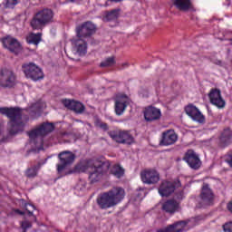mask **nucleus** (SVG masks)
Instances as JSON below:
<instances>
[{
  "label": "nucleus",
  "instance_id": "nucleus-46",
  "mask_svg": "<svg viewBox=\"0 0 232 232\" xmlns=\"http://www.w3.org/2000/svg\"><path fill=\"white\" fill-rule=\"evenodd\" d=\"M182 198V196L180 198Z\"/></svg>",
  "mask_w": 232,
  "mask_h": 232
},
{
  "label": "nucleus",
  "instance_id": "nucleus-33",
  "mask_svg": "<svg viewBox=\"0 0 232 232\" xmlns=\"http://www.w3.org/2000/svg\"><path fill=\"white\" fill-rule=\"evenodd\" d=\"M25 211H27L29 217H33L34 222L37 221V218L34 216V211H35V206L32 204H25Z\"/></svg>",
  "mask_w": 232,
  "mask_h": 232
},
{
  "label": "nucleus",
  "instance_id": "nucleus-7",
  "mask_svg": "<svg viewBox=\"0 0 232 232\" xmlns=\"http://www.w3.org/2000/svg\"><path fill=\"white\" fill-rule=\"evenodd\" d=\"M108 135L118 144H127L128 146L135 144V138L130 130H111Z\"/></svg>",
  "mask_w": 232,
  "mask_h": 232
},
{
  "label": "nucleus",
  "instance_id": "nucleus-16",
  "mask_svg": "<svg viewBox=\"0 0 232 232\" xmlns=\"http://www.w3.org/2000/svg\"><path fill=\"white\" fill-rule=\"evenodd\" d=\"M99 160H81L74 168V171L76 173H85L88 169L94 168V166H98Z\"/></svg>",
  "mask_w": 232,
  "mask_h": 232
},
{
  "label": "nucleus",
  "instance_id": "nucleus-10",
  "mask_svg": "<svg viewBox=\"0 0 232 232\" xmlns=\"http://www.w3.org/2000/svg\"><path fill=\"white\" fill-rule=\"evenodd\" d=\"M15 84V74L10 69H2L0 77V86L3 88H12Z\"/></svg>",
  "mask_w": 232,
  "mask_h": 232
},
{
  "label": "nucleus",
  "instance_id": "nucleus-21",
  "mask_svg": "<svg viewBox=\"0 0 232 232\" xmlns=\"http://www.w3.org/2000/svg\"><path fill=\"white\" fill-rule=\"evenodd\" d=\"M63 104L65 108L72 110L75 113H83L85 110L84 105L79 102L64 100Z\"/></svg>",
  "mask_w": 232,
  "mask_h": 232
},
{
  "label": "nucleus",
  "instance_id": "nucleus-27",
  "mask_svg": "<svg viewBox=\"0 0 232 232\" xmlns=\"http://www.w3.org/2000/svg\"><path fill=\"white\" fill-rule=\"evenodd\" d=\"M231 139H232V131L229 129H226L220 137V142L221 144H224V146H227V144H231Z\"/></svg>",
  "mask_w": 232,
  "mask_h": 232
},
{
  "label": "nucleus",
  "instance_id": "nucleus-48",
  "mask_svg": "<svg viewBox=\"0 0 232 232\" xmlns=\"http://www.w3.org/2000/svg\"><path fill=\"white\" fill-rule=\"evenodd\" d=\"M0 128H1V123H0Z\"/></svg>",
  "mask_w": 232,
  "mask_h": 232
},
{
  "label": "nucleus",
  "instance_id": "nucleus-30",
  "mask_svg": "<svg viewBox=\"0 0 232 232\" xmlns=\"http://www.w3.org/2000/svg\"><path fill=\"white\" fill-rule=\"evenodd\" d=\"M114 64H115V57L111 56L106 58L103 62H102L100 66L102 68H111V66H113Z\"/></svg>",
  "mask_w": 232,
  "mask_h": 232
},
{
  "label": "nucleus",
  "instance_id": "nucleus-29",
  "mask_svg": "<svg viewBox=\"0 0 232 232\" xmlns=\"http://www.w3.org/2000/svg\"><path fill=\"white\" fill-rule=\"evenodd\" d=\"M119 15H121V9H113L105 14L104 19L105 21H117Z\"/></svg>",
  "mask_w": 232,
  "mask_h": 232
},
{
  "label": "nucleus",
  "instance_id": "nucleus-40",
  "mask_svg": "<svg viewBox=\"0 0 232 232\" xmlns=\"http://www.w3.org/2000/svg\"><path fill=\"white\" fill-rule=\"evenodd\" d=\"M227 209L232 213V200L227 203Z\"/></svg>",
  "mask_w": 232,
  "mask_h": 232
},
{
  "label": "nucleus",
  "instance_id": "nucleus-4",
  "mask_svg": "<svg viewBox=\"0 0 232 232\" xmlns=\"http://www.w3.org/2000/svg\"><path fill=\"white\" fill-rule=\"evenodd\" d=\"M53 23V11L50 8L41 9L36 12L31 21L30 26L33 30H43L44 26Z\"/></svg>",
  "mask_w": 232,
  "mask_h": 232
},
{
  "label": "nucleus",
  "instance_id": "nucleus-35",
  "mask_svg": "<svg viewBox=\"0 0 232 232\" xmlns=\"http://www.w3.org/2000/svg\"><path fill=\"white\" fill-rule=\"evenodd\" d=\"M21 227L24 230H27L30 229V227H32V222L28 221V220H24L21 222Z\"/></svg>",
  "mask_w": 232,
  "mask_h": 232
},
{
  "label": "nucleus",
  "instance_id": "nucleus-8",
  "mask_svg": "<svg viewBox=\"0 0 232 232\" xmlns=\"http://www.w3.org/2000/svg\"><path fill=\"white\" fill-rule=\"evenodd\" d=\"M215 202V193L209 187V184L203 183L201 192L199 194V208H208V206H213Z\"/></svg>",
  "mask_w": 232,
  "mask_h": 232
},
{
  "label": "nucleus",
  "instance_id": "nucleus-13",
  "mask_svg": "<svg viewBox=\"0 0 232 232\" xmlns=\"http://www.w3.org/2000/svg\"><path fill=\"white\" fill-rule=\"evenodd\" d=\"M177 140H179V136L175 130H168L162 132L160 144V146H173Z\"/></svg>",
  "mask_w": 232,
  "mask_h": 232
},
{
  "label": "nucleus",
  "instance_id": "nucleus-39",
  "mask_svg": "<svg viewBox=\"0 0 232 232\" xmlns=\"http://www.w3.org/2000/svg\"><path fill=\"white\" fill-rule=\"evenodd\" d=\"M165 229L167 230V232H177V230L175 229V227L173 226V224L169 225Z\"/></svg>",
  "mask_w": 232,
  "mask_h": 232
},
{
  "label": "nucleus",
  "instance_id": "nucleus-6",
  "mask_svg": "<svg viewBox=\"0 0 232 232\" xmlns=\"http://www.w3.org/2000/svg\"><path fill=\"white\" fill-rule=\"evenodd\" d=\"M22 70L26 79H31V81H34V82L44 79L43 69L34 63H24L22 65Z\"/></svg>",
  "mask_w": 232,
  "mask_h": 232
},
{
  "label": "nucleus",
  "instance_id": "nucleus-47",
  "mask_svg": "<svg viewBox=\"0 0 232 232\" xmlns=\"http://www.w3.org/2000/svg\"><path fill=\"white\" fill-rule=\"evenodd\" d=\"M230 41L232 42V38L230 39Z\"/></svg>",
  "mask_w": 232,
  "mask_h": 232
},
{
  "label": "nucleus",
  "instance_id": "nucleus-44",
  "mask_svg": "<svg viewBox=\"0 0 232 232\" xmlns=\"http://www.w3.org/2000/svg\"><path fill=\"white\" fill-rule=\"evenodd\" d=\"M114 3H119V2H121V1H122V0H112Z\"/></svg>",
  "mask_w": 232,
  "mask_h": 232
},
{
  "label": "nucleus",
  "instance_id": "nucleus-14",
  "mask_svg": "<svg viewBox=\"0 0 232 232\" xmlns=\"http://www.w3.org/2000/svg\"><path fill=\"white\" fill-rule=\"evenodd\" d=\"M2 43L4 44V47L9 50V52H12V53H17L18 52H21V44L17 39L12 37V36H5L2 39Z\"/></svg>",
  "mask_w": 232,
  "mask_h": 232
},
{
  "label": "nucleus",
  "instance_id": "nucleus-26",
  "mask_svg": "<svg viewBox=\"0 0 232 232\" xmlns=\"http://www.w3.org/2000/svg\"><path fill=\"white\" fill-rule=\"evenodd\" d=\"M110 173L116 177V179H121V177H124V168L119 164H114L111 167Z\"/></svg>",
  "mask_w": 232,
  "mask_h": 232
},
{
  "label": "nucleus",
  "instance_id": "nucleus-3",
  "mask_svg": "<svg viewBox=\"0 0 232 232\" xmlns=\"http://www.w3.org/2000/svg\"><path fill=\"white\" fill-rule=\"evenodd\" d=\"M95 32V24L92 22H85L81 26L76 29V38L72 39V44H74L77 52L80 55H84L88 48L86 41L84 38L90 37Z\"/></svg>",
  "mask_w": 232,
  "mask_h": 232
},
{
  "label": "nucleus",
  "instance_id": "nucleus-20",
  "mask_svg": "<svg viewBox=\"0 0 232 232\" xmlns=\"http://www.w3.org/2000/svg\"><path fill=\"white\" fill-rule=\"evenodd\" d=\"M174 191L175 184L171 181H163L159 188V193L161 197H169Z\"/></svg>",
  "mask_w": 232,
  "mask_h": 232
},
{
  "label": "nucleus",
  "instance_id": "nucleus-31",
  "mask_svg": "<svg viewBox=\"0 0 232 232\" xmlns=\"http://www.w3.org/2000/svg\"><path fill=\"white\" fill-rule=\"evenodd\" d=\"M39 168H41V165H38L37 167L34 166L33 168L28 169L25 171V176L28 179H34V177H37V169H39Z\"/></svg>",
  "mask_w": 232,
  "mask_h": 232
},
{
  "label": "nucleus",
  "instance_id": "nucleus-43",
  "mask_svg": "<svg viewBox=\"0 0 232 232\" xmlns=\"http://www.w3.org/2000/svg\"><path fill=\"white\" fill-rule=\"evenodd\" d=\"M158 232H168V231L165 228V229H160V230H158Z\"/></svg>",
  "mask_w": 232,
  "mask_h": 232
},
{
  "label": "nucleus",
  "instance_id": "nucleus-22",
  "mask_svg": "<svg viewBox=\"0 0 232 232\" xmlns=\"http://www.w3.org/2000/svg\"><path fill=\"white\" fill-rule=\"evenodd\" d=\"M127 103H128V97L126 96H121L116 99L115 101L116 115H122V113H124V111L128 106Z\"/></svg>",
  "mask_w": 232,
  "mask_h": 232
},
{
  "label": "nucleus",
  "instance_id": "nucleus-17",
  "mask_svg": "<svg viewBox=\"0 0 232 232\" xmlns=\"http://www.w3.org/2000/svg\"><path fill=\"white\" fill-rule=\"evenodd\" d=\"M208 98L211 104L217 106V108H224L226 106V102L222 99V94L218 89H212L208 93Z\"/></svg>",
  "mask_w": 232,
  "mask_h": 232
},
{
  "label": "nucleus",
  "instance_id": "nucleus-23",
  "mask_svg": "<svg viewBox=\"0 0 232 232\" xmlns=\"http://www.w3.org/2000/svg\"><path fill=\"white\" fill-rule=\"evenodd\" d=\"M162 210L165 211V213H169L170 215H173V213H177L179 211V202L170 199L167 200L162 204Z\"/></svg>",
  "mask_w": 232,
  "mask_h": 232
},
{
  "label": "nucleus",
  "instance_id": "nucleus-42",
  "mask_svg": "<svg viewBox=\"0 0 232 232\" xmlns=\"http://www.w3.org/2000/svg\"><path fill=\"white\" fill-rule=\"evenodd\" d=\"M14 213H17L18 215H24V212L19 209H14Z\"/></svg>",
  "mask_w": 232,
  "mask_h": 232
},
{
  "label": "nucleus",
  "instance_id": "nucleus-11",
  "mask_svg": "<svg viewBox=\"0 0 232 232\" xmlns=\"http://www.w3.org/2000/svg\"><path fill=\"white\" fill-rule=\"evenodd\" d=\"M53 124L52 123H43L38 128L28 132V135L31 139H37V137H44L48 135V133H52V131H53Z\"/></svg>",
  "mask_w": 232,
  "mask_h": 232
},
{
  "label": "nucleus",
  "instance_id": "nucleus-38",
  "mask_svg": "<svg viewBox=\"0 0 232 232\" xmlns=\"http://www.w3.org/2000/svg\"><path fill=\"white\" fill-rule=\"evenodd\" d=\"M98 126H99V128H101L104 131H108V130H110V128L108 127V124L104 123V122L99 123Z\"/></svg>",
  "mask_w": 232,
  "mask_h": 232
},
{
  "label": "nucleus",
  "instance_id": "nucleus-19",
  "mask_svg": "<svg viewBox=\"0 0 232 232\" xmlns=\"http://www.w3.org/2000/svg\"><path fill=\"white\" fill-rule=\"evenodd\" d=\"M144 117L147 122H152V121H159L162 117V113L160 112V109L150 106L145 109Z\"/></svg>",
  "mask_w": 232,
  "mask_h": 232
},
{
  "label": "nucleus",
  "instance_id": "nucleus-12",
  "mask_svg": "<svg viewBox=\"0 0 232 232\" xmlns=\"http://www.w3.org/2000/svg\"><path fill=\"white\" fill-rule=\"evenodd\" d=\"M141 180L144 184H157L160 180V175L155 169H146L140 173Z\"/></svg>",
  "mask_w": 232,
  "mask_h": 232
},
{
  "label": "nucleus",
  "instance_id": "nucleus-15",
  "mask_svg": "<svg viewBox=\"0 0 232 232\" xmlns=\"http://www.w3.org/2000/svg\"><path fill=\"white\" fill-rule=\"evenodd\" d=\"M184 160L187 161V163L192 169H198V168H200L202 164L200 159L198 158V155H197V153L191 150L186 152Z\"/></svg>",
  "mask_w": 232,
  "mask_h": 232
},
{
  "label": "nucleus",
  "instance_id": "nucleus-5",
  "mask_svg": "<svg viewBox=\"0 0 232 232\" xmlns=\"http://www.w3.org/2000/svg\"><path fill=\"white\" fill-rule=\"evenodd\" d=\"M98 166H94L89 172V180L91 184H95V182H99L102 180V177L108 175V171H110V168L111 163L109 160L97 161Z\"/></svg>",
  "mask_w": 232,
  "mask_h": 232
},
{
  "label": "nucleus",
  "instance_id": "nucleus-36",
  "mask_svg": "<svg viewBox=\"0 0 232 232\" xmlns=\"http://www.w3.org/2000/svg\"><path fill=\"white\" fill-rule=\"evenodd\" d=\"M224 232H232V222L226 223L223 225Z\"/></svg>",
  "mask_w": 232,
  "mask_h": 232
},
{
  "label": "nucleus",
  "instance_id": "nucleus-28",
  "mask_svg": "<svg viewBox=\"0 0 232 232\" xmlns=\"http://www.w3.org/2000/svg\"><path fill=\"white\" fill-rule=\"evenodd\" d=\"M188 224H189V220H181L175 222L172 226H174L176 232H184L188 231Z\"/></svg>",
  "mask_w": 232,
  "mask_h": 232
},
{
  "label": "nucleus",
  "instance_id": "nucleus-41",
  "mask_svg": "<svg viewBox=\"0 0 232 232\" xmlns=\"http://www.w3.org/2000/svg\"><path fill=\"white\" fill-rule=\"evenodd\" d=\"M214 64H217L218 66H222V61L218 59L213 60Z\"/></svg>",
  "mask_w": 232,
  "mask_h": 232
},
{
  "label": "nucleus",
  "instance_id": "nucleus-9",
  "mask_svg": "<svg viewBox=\"0 0 232 232\" xmlns=\"http://www.w3.org/2000/svg\"><path fill=\"white\" fill-rule=\"evenodd\" d=\"M60 164L57 165L58 173H63L66 166H71L75 162V154L70 150L62 151L59 153Z\"/></svg>",
  "mask_w": 232,
  "mask_h": 232
},
{
  "label": "nucleus",
  "instance_id": "nucleus-34",
  "mask_svg": "<svg viewBox=\"0 0 232 232\" xmlns=\"http://www.w3.org/2000/svg\"><path fill=\"white\" fill-rule=\"evenodd\" d=\"M17 3L19 0H4V6L5 8H14Z\"/></svg>",
  "mask_w": 232,
  "mask_h": 232
},
{
  "label": "nucleus",
  "instance_id": "nucleus-18",
  "mask_svg": "<svg viewBox=\"0 0 232 232\" xmlns=\"http://www.w3.org/2000/svg\"><path fill=\"white\" fill-rule=\"evenodd\" d=\"M185 111L188 117H191L193 121H196V122L202 123L204 121H206V118H204V115H202V112L198 111L197 107L194 105H188L185 108Z\"/></svg>",
  "mask_w": 232,
  "mask_h": 232
},
{
  "label": "nucleus",
  "instance_id": "nucleus-32",
  "mask_svg": "<svg viewBox=\"0 0 232 232\" xmlns=\"http://www.w3.org/2000/svg\"><path fill=\"white\" fill-rule=\"evenodd\" d=\"M33 111H35V113H38L39 111H43L44 108H46V103L44 102H38L31 107Z\"/></svg>",
  "mask_w": 232,
  "mask_h": 232
},
{
  "label": "nucleus",
  "instance_id": "nucleus-1",
  "mask_svg": "<svg viewBox=\"0 0 232 232\" xmlns=\"http://www.w3.org/2000/svg\"><path fill=\"white\" fill-rule=\"evenodd\" d=\"M0 113L9 119L8 135L14 137L24 131L25 123L23 121V111L19 108H0Z\"/></svg>",
  "mask_w": 232,
  "mask_h": 232
},
{
  "label": "nucleus",
  "instance_id": "nucleus-24",
  "mask_svg": "<svg viewBox=\"0 0 232 232\" xmlns=\"http://www.w3.org/2000/svg\"><path fill=\"white\" fill-rule=\"evenodd\" d=\"M173 5L180 12H189L193 7L191 0H173Z\"/></svg>",
  "mask_w": 232,
  "mask_h": 232
},
{
  "label": "nucleus",
  "instance_id": "nucleus-37",
  "mask_svg": "<svg viewBox=\"0 0 232 232\" xmlns=\"http://www.w3.org/2000/svg\"><path fill=\"white\" fill-rule=\"evenodd\" d=\"M226 162L230 166V168H232V152L226 156Z\"/></svg>",
  "mask_w": 232,
  "mask_h": 232
},
{
  "label": "nucleus",
  "instance_id": "nucleus-45",
  "mask_svg": "<svg viewBox=\"0 0 232 232\" xmlns=\"http://www.w3.org/2000/svg\"><path fill=\"white\" fill-rule=\"evenodd\" d=\"M122 66H128V63H123Z\"/></svg>",
  "mask_w": 232,
  "mask_h": 232
},
{
  "label": "nucleus",
  "instance_id": "nucleus-25",
  "mask_svg": "<svg viewBox=\"0 0 232 232\" xmlns=\"http://www.w3.org/2000/svg\"><path fill=\"white\" fill-rule=\"evenodd\" d=\"M41 41H43L42 33H29L26 36V42L28 43V44H34L35 46H37V44H39Z\"/></svg>",
  "mask_w": 232,
  "mask_h": 232
},
{
  "label": "nucleus",
  "instance_id": "nucleus-2",
  "mask_svg": "<svg viewBox=\"0 0 232 232\" xmlns=\"http://www.w3.org/2000/svg\"><path fill=\"white\" fill-rule=\"evenodd\" d=\"M126 197V191L121 187H114L109 191L101 193L96 202L100 209H110V208H115L118 204H121Z\"/></svg>",
  "mask_w": 232,
  "mask_h": 232
}]
</instances>
